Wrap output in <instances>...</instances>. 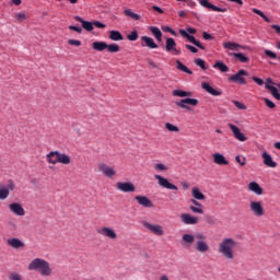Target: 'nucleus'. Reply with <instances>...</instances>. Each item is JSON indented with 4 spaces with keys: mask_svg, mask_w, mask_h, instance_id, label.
Returning <instances> with one entry per match:
<instances>
[{
    "mask_svg": "<svg viewBox=\"0 0 280 280\" xmlns=\"http://www.w3.org/2000/svg\"><path fill=\"white\" fill-rule=\"evenodd\" d=\"M230 56H233L234 58L240 60V62H243V63H246V62H248L250 60V59H248V57H246L242 52H232V54H230Z\"/></svg>",
    "mask_w": 280,
    "mask_h": 280,
    "instance_id": "nucleus-38",
    "label": "nucleus"
},
{
    "mask_svg": "<svg viewBox=\"0 0 280 280\" xmlns=\"http://www.w3.org/2000/svg\"><path fill=\"white\" fill-rule=\"evenodd\" d=\"M141 47H148L149 49H159V45L152 37L142 36L141 37Z\"/></svg>",
    "mask_w": 280,
    "mask_h": 280,
    "instance_id": "nucleus-17",
    "label": "nucleus"
},
{
    "mask_svg": "<svg viewBox=\"0 0 280 280\" xmlns=\"http://www.w3.org/2000/svg\"><path fill=\"white\" fill-rule=\"evenodd\" d=\"M200 5L202 8H207L208 10H212V12H226V8L222 9L217 7L215 4H211L209 0H199Z\"/></svg>",
    "mask_w": 280,
    "mask_h": 280,
    "instance_id": "nucleus-19",
    "label": "nucleus"
},
{
    "mask_svg": "<svg viewBox=\"0 0 280 280\" xmlns=\"http://www.w3.org/2000/svg\"><path fill=\"white\" fill-rule=\"evenodd\" d=\"M266 89L268 91H270L271 95L276 98V100H280V94H279V90L276 86H272L270 84L266 85Z\"/></svg>",
    "mask_w": 280,
    "mask_h": 280,
    "instance_id": "nucleus-39",
    "label": "nucleus"
},
{
    "mask_svg": "<svg viewBox=\"0 0 280 280\" xmlns=\"http://www.w3.org/2000/svg\"><path fill=\"white\" fill-rule=\"evenodd\" d=\"M175 104H176V106H179V108H185L186 110H189V106H198V100L184 98V100H180L179 102H176ZM187 104L189 106H187Z\"/></svg>",
    "mask_w": 280,
    "mask_h": 280,
    "instance_id": "nucleus-14",
    "label": "nucleus"
},
{
    "mask_svg": "<svg viewBox=\"0 0 280 280\" xmlns=\"http://www.w3.org/2000/svg\"><path fill=\"white\" fill-rule=\"evenodd\" d=\"M206 240L207 236L202 233H197L196 236L194 234H184L182 236L186 248H189L195 242V250H197V253H209V244L205 242Z\"/></svg>",
    "mask_w": 280,
    "mask_h": 280,
    "instance_id": "nucleus-1",
    "label": "nucleus"
},
{
    "mask_svg": "<svg viewBox=\"0 0 280 280\" xmlns=\"http://www.w3.org/2000/svg\"><path fill=\"white\" fill-rule=\"evenodd\" d=\"M212 159H213V163H215V165H229L226 158L222 153H214L212 155Z\"/></svg>",
    "mask_w": 280,
    "mask_h": 280,
    "instance_id": "nucleus-26",
    "label": "nucleus"
},
{
    "mask_svg": "<svg viewBox=\"0 0 280 280\" xmlns=\"http://www.w3.org/2000/svg\"><path fill=\"white\" fill-rule=\"evenodd\" d=\"M172 95L175 97H191V92L183 91V90H174Z\"/></svg>",
    "mask_w": 280,
    "mask_h": 280,
    "instance_id": "nucleus-36",
    "label": "nucleus"
},
{
    "mask_svg": "<svg viewBox=\"0 0 280 280\" xmlns=\"http://www.w3.org/2000/svg\"><path fill=\"white\" fill-rule=\"evenodd\" d=\"M152 10H154V12H159V14H163V9H161L160 7L153 5Z\"/></svg>",
    "mask_w": 280,
    "mask_h": 280,
    "instance_id": "nucleus-61",
    "label": "nucleus"
},
{
    "mask_svg": "<svg viewBox=\"0 0 280 280\" xmlns=\"http://www.w3.org/2000/svg\"><path fill=\"white\" fill-rule=\"evenodd\" d=\"M74 19H75V21H78L79 23L82 24L83 30H86V32H93V23L92 22L84 21L80 16H75Z\"/></svg>",
    "mask_w": 280,
    "mask_h": 280,
    "instance_id": "nucleus-29",
    "label": "nucleus"
},
{
    "mask_svg": "<svg viewBox=\"0 0 280 280\" xmlns=\"http://www.w3.org/2000/svg\"><path fill=\"white\" fill-rule=\"evenodd\" d=\"M10 280H23L19 273H11L9 276Z\"/></svg>",
    "mask_w": 280,
    "mask_h": 280,
    "instance_id": "nucleus-57",
    "label": "nucleus"
},
{
    "mask_svg": "<svg viewBox=\"0 0 280 280\" xmlns=\"http://www.w3.org/2000/svg\"><path fill=\"white\" fill-rule=\"evenodd\" d=\"M237 247V241L225 237L219 243V253L223 255L225 259H235V248Z\"/></svg>",
    "mask_w": 280,
    "mask_h": 280,
    "instance_id": "nucleus-2",
    "label": "nucleus"
},
{
    "mask_svg": "<svg viewBox=\"0 0 280 280\" xmlns=\"http://www.w3.org/2000/svg\"><path fill=\"white\" fill-rule=\"evenodd\" d=\"M264 102H265L266 106H268V108H276L277 107V105L272 101H270L269 98H264Z\"/></svg>",
    "mask_w": 280,
    "mask_h": 280,
    "instance_id": "nucleus-51",
    "label": "nucleus"
},
{
    "mask_svg": "<svg viewBox=\"0 0 280 280\" xmlns=\"http://www.w3.org/2000/svg\"><path fill=\"white\" fill-rule=\"evenodd\" d=\"M128 40H138L139 39V32L132 31L130 34L127 35Z\"/></svg>",
    "mask_w": 280,
    "mask_h": 280,
    "instance_id": "nucleus-44",
    "label": "nucleus"
},
{
    "mask_svg": "<svg viewBox=\"0 0 280 280\" xmlns=\"http://www.w3.org/2000/svg\"><path fill=\"white\" fill-rule=\"evenodd\" d=\"M229 128L232 130L233 136L237 139V141H246L248 138L242 133L240 128L233 124L229 125Z\"/></svg>",
    "mask_w": 280,
    "mask_h": 280,
    "instance_id": "nucleus-21",
    "label": "nucleus"
},
{
    "mask_svg": "<svg viewBox=\"0 0 280 280\" xmlns=\"http://www.w3.org/2000/svg\"><path fill=\"white\" fill-rule=\"evenodd\" d=\"M149 30L153 34V36L158 40V43H161L163 40V32H161L160 27L150 26Z\"/></svg>",
    "mask_w": 280,
    "mask_h": 280,
    "instance_id": "nucleus-28",
    "label": "nucleus"
},
{
    "mask_svg": "<svg viewBox=\"0 0 280 280\" xmlns=\"http://www.w3.org/2000/svg\"><path fill=\"white\" fill-rule=\"evenodd\" d=\"M166 51H173L174 56H180V50L176 49V40L172 37L166 38V45H165Z\"/></svg>",
    "mask_w": 280,
    "mask_h": 280,
    "instance_id": "nucleus-16",
    "label": "nucleus"
},
{
    "mask_svg": "<svg viewBox=\"0 0 280 280\" xmlns=\"http://www.w3.org/2000/svg\"><path fill=\"white\" fill-rule=\"evenodd\" d=\"M68 45H71L72 47H80L82 42L79 39H68Z\"/></svg>",
    "mask_w": 280,
    "mask_h": 280,
    "instance_id": "nucleus-45",
    "label": "nucleus"
},
{
    "mask_svg": "<svg viewBox=\"0 0 280 280\" xmlns=\"http://www.w3.org/2000/svg\"><path fill=\"white\" fill-rule=\"evenodd\" d=\"M192 194V198H195V200H205V194H202L200 191V189L198 187H194L191 190Z\"/></svg>",
    "mask_w": 280,
    "mask_h": 280,
    "instance_id": "nucleus-33",
    "label": "nucleus"
},
{
    "mask_svg": "<svg viewBox=\"0 0 280 280\" xmlns=\"http://www.w3.org/2000/svg\"><path fill=\"white\" fill-rule=\"evenodd\" d=\"M223 47L224 49H230L231 51H234V49H237L238 47H241V49H246V47L241 46L240 44L233 43V42L223 43Z\"/></svg>",
    "mask_w": 280,
    "mask_h": 280,
    "instance_id": "nucleus-30",
    "label": "nucleus"
},
{
    "mask_svg": "<svg viewBox=\"0 0 280 280\" xmlns=\"http://www.w3.org/2000/svg\"><path fill=\"white\" fill-rule=\"evenodd\" d=\"M244 75H248V72L246 70H238L237 73L231 75L228 80L229 82H236L237 84H246Z\"/></svg>",
    "mask_w": 280,
    "mask_h": 280,
    "instance_id": "nucleus-12",
    "label": "nucleus"
},
{
    "mask_svg": "<svg viewBox=\"0 0 280 280\" xmlns=\"http://www.w3.org/2000/svg\"><path fill=\"white\" fill-rule=\"evenodd\" d=\"M186 49H188L189 51H191V54H198V48L189 45V44H186L185 45Z\"/></svg>",
    "mask_w": 280,
    "mask_h": 280,
    "instance_id": "nucleus-53",
    "label": "nucleus"
},
{
    "mask_svg": "<svg viewBox=\"0 0 280 280\" xmlns=\"http://www.w3.org/2000/svg\"><path fill=\"white\" fill-rule=\"evenodd\" d=\"M195 65H197V67H200V69H202L203 71H207L206 61L203 59H195Z\"/></svg>",
    "mask_w": 280,
    "mask_h": 280,
    "instance_id": "nucleus-43",
    "label": "nucleus"
},
{
    "mask_svg": "<svg viewBox=\"0 0 280 280\" xmlns=\"http://www.w3.org/2000/svg\"><path fill=\"white\" fill-rule=\"evenodd\" d=\"M28 270H37L42 277H51L52 270L49 262L43 258H35L28 264Z\"/></svg>",
    "mask_w": 280,
    "mask_h": 280,
    "instance_id": "nucleus-3",
    "label": "nucleus"
},
{
    "mask_svg": "<svg viewBox=\"0 0 280 280\" xmlns=\"http://www.w3.org/2000/svg\"><path fill=\"white\" fill-rule=\"evenodd\" d=\"M176 65V68L179 71H184V73H188V75H191L194 73L189 68H187V66H185V63L180 62V60H177Z\"/></svg>",
    "mask_w": 280,
    "mask_h": 280,
    "instance_id": "nucleus-37",
    "label": "nucleus"
},
{
    "mask_svg": "<svg viewBox=\"0 0 280 280\" xmlns=\"http://www.w3.org/2000/svg\"><path fill=\"white\" fill-rule=\"evenodd\" d=\"M180 36H183L184 38H187V40L189 43H191L192 45H195V47H198L199 49L205 50V47L202 46V44L200 43V40H197L196 37H194L192 35H189V33H187V31L185 30H180L179 31Z\"/></svg>",
    "mask_w": 280,
    "mask_h": 280,
    "instance_id": "nucleus-13",
    "label": "nucleus"
},
{
    "mask_svg": "<svg viewBox=\"0 0 280 280\" xmlns=\"http://www.w3.org/2000/svg\"><path fill=\"white\" fill-rule=\"evenodd\" d=\"M9 209L11 213H14V215H20V217L25 215V209L23 208V206H21V203H16V202L10 203Z\"/></svg>",
    "mask_w": 280,
    "mask_h": 280,
    "instance_id": "nucleus-18",
    "label": "nucleus"
},
{
    "mask_svg": "<svg viewBox=\"0 0 280 280\" xmlns=\"http://www.w3.org/2000/svg\"><path fill=\"white\" fill-rule=\"evenodd\" d=\"M233 104L238 108L240 110H246V105L241 103L240 101H233Z\"/></svg>",
    "mask_w": 280,
    "mask_h": 280,
    "instance_id": "nucleus-50",
    "label": "nucleus"
},
{
    "mask_svg": "<svg viewBox=\"0 0 280 280\" xmlns=\"http://www.w3.org/2000/svg\"><path fill=\"white\" fill-rule=\"evenodd\" d=\"M248 189L249 191L256 194V196H261V194H264V188H261V186H259L257 182H250L248 184Z\"/></svg>",
    "mask_w": 280,
    "mask_h": 280,
    "instance_id": "nucleus-27",
    "label": "nucleus"
},
{
    "mask_svg": "<svg viewBox=\"0 0 280 280\" xmlns=\"http://www.w3.org/2000/svg\"><path fill=\"white\" fill-rule=\"evenodd\" d=\"M231 3H236V5H238V8H242V5H244V1L242 0H228Z\"/></svg>",
    "mask_w": 280,
    "mask_h": 280,
    "instance_id": "nucleus-60",
    "label": "nucleus"
},
{
    "mask_svg": "<svg viewBox=\"0 0 280 280\" xmlns=\"http://www.w3.org/2000/svg\"><path fill=\"white\" fill-rule=\"evenodd\" d=\"M116 189L122 191V194H135L137 191V187L132 182H118L116 183Z\"/></svg>",
    "mask_w": 280,
    "mask_h": 280,
    "instance_id": "nucleus-6",
    "label": "nucleus"
},
{
    "mask_svg": "<svg viewBox=\"0 0 280 280\" xmlns=\"http://www.w3.org/2000/svg\"><path fill=\"white\" fill-rule=\"evenodd\" d=\"M96 232L98 233V235L107 237L108 240H117V232H115V230H113L112 228L103 226L101 229H97Z\"/></svg>",
    "mask_w": 280,
    "mask_h": 280,
    "instance_id": "nucleus-10",
    "label": "nucleus"
},
{
    "mask_svg": "<svg viewBox=\"0 0 280 280\" xmlns=\"http://www.w3.org/2000/svg\"><path fill=\"white\" fill-rule=\"evenodd\" d=\"M165 128L170 132H179L180 131V129L176 125H172V122H166Z\"/></svg>",
    "mask_w": 280,
    "mask_h": 280,
    "instance_id": "nucleus-41",
    "label": "nucleus"
},
{
    "mask_svg": "<svg viewBox=\"0 0 280 280\" xmlns=\"http://www.w3.org/2000/svg\"><path fill=\"white\" fill-rule=\"evenodd\" d=\"M98 172H101V174L105 175L107 178H113V176L117 175V171L106 163L98 164Z\"/></svg>",
    "mask_w": 280,
    "mask_h": 280,
    "instance_id": "nucleus-11",
    "label": "nucleus"
},
{
    "mask_svg": "<svg viewBox=\"0 0 280 280\" xmlns=\"http://www.w3.org/2000/svg\"><path fill=\"white\" fill-rule=\"evenodd\" d=\"M190 202L194 205V206H189V209L190 211H192V213H199V214L205 213L202 203H200L196 199H190Z\"/></svg>",
    "mask_w": 280,
    "mask_h": 280,
    "instance_id": "nucleus-22",
    "label": "nucleus"
},
{
    "mask_svg": "<svg viewBox=\"0 0 280 280\" xmlns=\"http://www.w3.org/2000/svg\"><path fill=\"white\" fill-rule=\"evenodd\" d=\"M249 211H252V213L256 215V218H261L266 214L261 201L252 200V202H249Z\"/></svg>",
    "mask_w": 280,
    "mask_h": 280,
    "instance_id": "nucleus-7",
    "label": "nucleus"
},
{
    "mask_svg": "<svg viewBox=\"0 0 280 280\" xmlns=\"http://www.w3.org/2000/svg\"><path fill=\"white\" fill-rule=\"evenodd\" d=\"M141 224L144 229H147V231H150V233H152L153 235H158V237H161L165 234L162 225L151 224L148 221H142Z\"/></svg>",
    "mask_w": 280,
    "mask_h": 280,
    "instance_id": "nucleus-5",
    "label": "nucleus"
},
{
    "mask_svg": "<svg viewBox=\"0 0 280 280\" xmlns=\"http://www.w3.org/2000/svg\"><path fill=\"white\" fill-rule=\"evenodd\" d=\"M46 160L50 165H57V163H61V165H71V156L67 153H60L59 151H50L46 154Z\"/></svg>",
    "mask_w": 280,
    "mask_h": 280,
    "instance_id": "nucleus-4",
    "label": "nucleus"
},
{
    "mask_svg": "<svg viewBox=\"0 0 280 280\" xmlns=\"http://www.w3.org/2000/svg\"><path fill=\"white\" fill-rule=\"evenodd\" d=\"M187 32H188V34H196V28L188 27Z\"/></svg>",
    "mask_w": 280,
    "mask_h": 280,
    "instance_id": "nucleus-64",
    "label": "nucleus"
},
{
    "mask_svg": "<svg viewBox=\"0 0 280 280\" xmlns=\"http://www.w3.org/2000/svg\"><path fill=\"white\" fill-rule=\"evenodd\" d=\"M155 180H158V185H160V187H163V189H171L173 191H178V186L170 183L168 178H165L161 175H154Z\"/></svg>",
    "mask_w": 280,
    "mask_h": 280,
    "instance_id": "nucleus-9",
    "label": "nucleus"
},
{
    "mask_svg": "<svg viewBox=\"0 0 280 280\" xmlns=\"http://www.w3.org/2000/svg\"><path fill=\"white\" fill-rule=\"evenodd\" d=\"M69 30L77 32L78 34H82V27L70 25Z\"/></svg>",
    "mask_w": 280,
    "mask_h": 280,
    "instance_id": "nucleus-56",
    "label": "nucleus"
},
{
    "mask_svg": "<svg viewBox=\"0 0 280 280\" xmlns=\"http://www.w3.org/2000/svg\"><path fill=\"white\" fill-rule=\"evenodd\" d=\"M252 11L254 12V14H258V16H261V19H264V21H266V23H270V19H268V16H266L264 14V12H261V10H259V9H252Z\"/></svg>",
    "mask_w": 280,
    "mask_h": 280,
    "instance_id": "nucleus-42",
    "label": "nucleus"
},
{
    "mask_svg": "<svg viewBox=\"0 0 280 280\" xmlns=\"http://www.w3.org/2000/svg\"><path fill=\"white\" fill-rule=\"evenodd\" d=\"M15 19L16 21H25L27 19V15L23 12H20V13H15Z\"/></svg>",
    "mask_w": 280,
    "mask_h": 280,
    "instance_id": "nucleus-48",
    "label": "nucleus"
},
{
    "mask_svg": "<svg viewBox=\"0 0 280 280\" xmlns=\"http://www.w3.org/2000/svg\"><path fill=\"white\" fill-rule=\"evenodd\" d=\"M21 3H23L22 0H12V2L10 3V5H21Z\"/></svg>",
    "mask_w": 280,
    "mask_h": 280,
    "instance_id": "nucleus-63",
    "label": "nucleus"
},
{
    "mask_svg": "<svg viewBox=\"0 0 280 280\" xmlns=\"http://www.w3.org/2000/svg\"><path fill=\"white\" fill-rule=\"evenodd\" d=\"M262 160H264V165H266V167H277V162L272 160V155H270V153L264 152Z\"/></svg>",
    "mask_w": 280,
    "mask_h": 280,
    "instance_id": "nucleus-25",
    "label": "nucleus"
},
{
    "mask_svg": "<svg viewBox=\"0 0 280 280\" xmlns=\"http://www.w3.org/2000/svg\"><path fill=\"white\" fill-rule=\"evenodd\" d=\"M93 25H94V27H97L98 30H106V24H104L100 21H94Z\"/></svg>",
    "mask_w": 280,
    "mask_h": 280,
    "instance_id": "nucleus-49",
    "label": "nucleus"
},
{
    "mask_svg": "<svg viewBox=\"0 0 280 280\" xmlns=\"http://www.w3.org/2000/svg\"><path fill=\"white\" fill-rule=\"evenodd\" d=\"M125 16H129V19H132L133 21H141V15L132 12L130 9H125L124 11Z\"/></svg>",
    "mask_w": 280,
    "mask_h": 280,
    "instance_id": "nucleus-35",
    "label": "nucleus"
},
{
    "mask_svg": "<svg viewBox=\"0 0 280 280\" xmlns=\"http://www.w3.org/2000/svg\"><path fill=\"white\" fill-rule=\"evenodd\" d=\"M14 180L9 179L5 186H0V200H7L10 197V191H14Z\"/></svg>",
    "mask_w": 280,
    "mask_h": 280,
    "instance_id": "nucleus-8",
    "label": "nucleus"
},
{
    "mask_svg": "<svg viewBox=\"0 0 280 280\" xmlns=\"http://www.w3.org/2000/svg\"><path fill=\"white\" fill-rule=\"evenodd\" d=\"M107 51H109V54H117L118 51H120V47L117 44H107Z\"/></svg>",
    "mask_w": 280,
    "mask_h": 280,
    "instance_id": "nucleus-40",
    "label": "nucleus"
},
{
    "mask_svg": "<svg viewBox=\"0 0 280 280\" xmlns=\"http://www.w3.org/2000/svg\"><path fill=\"white\" fill-rule=\"evenodd\" d=\"M235 161H236V163H240L242 167H244V165H246V158H244L242 155H236Z\"/></svg>",
    "mask_w": 280,
    "mask_h": 280,
    "instance_id": "nucleus-46",
    "label": "nucleus"
},
{
    "mask_svg": "<svg viewBox=\"0 0 280 280\" xmlns=\"http://www.w3.org/2000/svg\"><path fill=\"white\" fill-rule=\"evenodd\" d=\"M265 55L268 56V58H271L272 60H277V54L272 52L271 50H265Z\"/></svg>",
    "mask_w": 280,
    "mask_h": 280,
    "instance_id": "nucleus-52",
    "label": "nucleus"
},
{
    "mask_svg": "<svg viewBox=\"0 0 280 280\" xmlns=\"http://www.w3.org/2000/svg\"><path fill=\"white\" fill-rule=\"evenodd\" d=\"M201 89H203L205 91H207V93H209L210 95H213L214 97L222 95L221 91L213 89V86H211L207 82L201 83Z\"/></svg>",
    "mask_w": 280,
    "mask_h": 280,
    "instance_id": "nucleus-24",
    "label": "nucleus"
},
{
    "mask_svg": "<svg viewBox=\"0 0 280 280\" xmlns=\"http://www.w3.org/2000/svg\"><path fill=\"white\" fill-rule=\"evenodd\" d=\"M135 200H137L138 205L144 207L145 209H152V207H154L152 200L145 196L138 195L135 197Z\"/></svg>",
    "mask_w": 280,
    "mask_h": 280,
    "instance_id": "nucleus-15",
    "label": "nucleus"
},
{
    "mask_svg": "<svg viewBox=\"0 0 280 280\" xmlns=\"http://www.w3.org/2000/svg\"><path fill=\"white\" fill-rule=\"evenodd\" d=\"M148 65L149 67H151L152 69H159V65H156V62L152 61V59L148 60Z\"/></svg>",
    "mask_w": 280,
    "mask_h": 280,
    "instance_id": "nucleus-59",
    "label": "nucleus"
},
{
    "mask_svg": "<svg viewBox=\"0 0 280 280\" xmlns=\"http://www.w3.org/2000/svg\"><path fill=\"white\" fill-rule=\"evenodd\" d=\"M180 221L183 224H198L199 222L198 217H194L189 213L180 214Z\"/></svg>",
    "mask_w": 280,
    "mask_h": 280,
    "instance_id": "nucleus-20",
    "label": "nucleus"
},
{
    "mask_svg": "<svg viewBox=\"0 0 280 280\" xmlns=\"http://www.w3.org/2000/svg\"><path fill=\"white\" fill-rule=\"evenodd\" d=\"M92 48L94 51H104L107 48V44L105 42H94Z\"/></svg>",
    "mask_w": 280,
    "mask_h": 280,
    "instance_id": "nucleus-31",
    "label": "nucleus"
},
{
    "mask_svg": "<svg viewBox=\"0 0 280 280\" xmlns=\"http://www.w3.org/2000/svg\"><path fill=\"white\" fill-rule=\"evenodd\" d=\"M271 27H272V30H275V32H276L277 34H280V26H279V25L273 24V25H271Z\"/></svg>",
    "mask_w": 280,
    "mask_h": 280,
    "instance_id": "nucleus-62",
    "label": "nucleus"
},
{
    "mask_svg": "<svg viewBox=\"0 0 280 280\" xmlns=\"http://www.w3.org/2000/svg\"><path fill=\"white\" fill-rule=\"evenodd\" d=\"M154 168L156 170V172H167V166L165 164H155Z\"/></svg>",
    "mask_w": 280,
    "mask_h": 280,
    "instance_id": "nucleus-47",
    "label": "nucleus"
},
{
    "mask_svg": "<svg viewBox=\"0 0 280 280\" xmlns=\"http://www.w3.org/2000/svg\"><path fill=\"white\" fill-rule=\"evenodd\" d=\"M109 39L115 40V42L124 40V35H121V32H119V31H110Z\"/></svg>",
    "mask_w": 280,
    "mask_h": 280,
    "instance_id": "nucleus-32",
    "label": "nucleus"
},
{
    "mask_svg": "<svg viewBox=\"0 0 280 280\" xmlns=\"http://www.w3.org/2000/svg\"><path fill=\"white\" fill-rule=\"evenodd\" d=\"M212 67H213V69H219V71H221V73H226L229 71V66H226L222 61H217Z\"/></svg>",
    "mask_w": 280,
    "mask_h": 280,
    "instance_id": "nucleus-34",
    "label": "nucleus"
},
{
    "mask_svg": "<svg viewBox=\"0 0 280 280\" xmlns=\"http://www.w3.org/2000/svg\"><path fill=\"white\" fill-rule=\"evenodd\" d=\"M202 38H205V40H213L212 35L207 32L202 33Z\"/></svg>",
    "mask_w": 280,
    "mask_h": 280,
    "instance_id": "nucleus-58",
    "label": "nucleus"
},
{
    "mask_svg": "<svg viewBox=\"0 0 280 280\" xmlns=\"http://www.w3.org/2000/svg\"><path fill=\"white\" fill-rule=\"evenodd\" d=\"M252 80L258 84V86H264V79H259L257 77H253Z\"/></svg>",
    "mask_w": 280,
    "mask_h": 280,
    "instance_id": "nucleus-55",
    "label": "nucleus"
},
{
    "mask_svg": "<svg viewBox=\"0 0 280 280\" xmlns=\"http://www.w3.org/2000/svg\"><path fill=\"white\" fill-rule=\"evenodd\" d=\"M8 246H11V248H25V243L23 241L19 240L18 237L9 238L7 241Z\"/></svg>",
    "mask_w": 280,
    "mask_h": 280,
    "instance_id": "nucleus-23",
    "label": "nucleus"
},
{
    "mask_svg": "<svg viewBox=\"0 0 280 280\" xmlns=\"http://www.w3.org/2000/svg\"><path fill=\"white\" fill-rule=\"evenodd\" d=\"M162 30H163V32H168L173 36H176V31L172 30V27H170V26H163Z\"/></svg>",
    "mask_w": 280,
    "mask_h": 280,
    "instance_id": "nucleus-54",
    "label": "nucleus"
}]
</instances>
